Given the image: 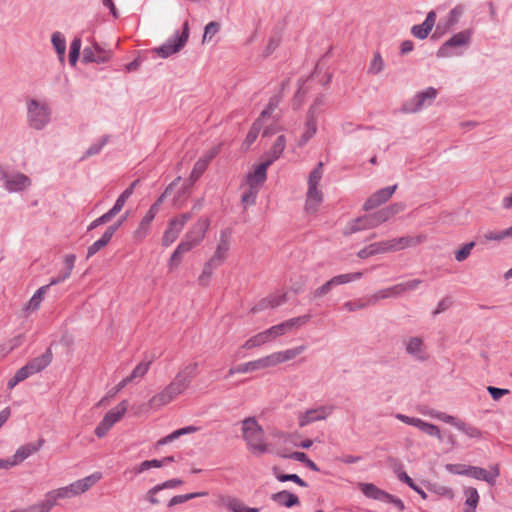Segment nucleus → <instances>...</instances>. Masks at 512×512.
<instances>
[{
	"label": "nucleus",
	"mask_w": 512,
	"mask_h": 512,
	"mask_svg": "<svg viewBox=\"0 0 512 512\" xmlns=\"http://www.w3.org/2000/svg\"><path fill=\"white\" fill-rule=\"evenodd\" d=\"M198 430L197 427L195 426H187V427H184V428H181V429H178V430H175L173 431L171 434L167 435L166 437L160 439L158 441V444L159 445H164V444H167L169 442H172L174 441L175 439L179 438L180 436L182 435H186V434H190V433H194Z\"/></svg>",
	"instance_id": "de8ad7c7"
},
{
	"label": "nucleus",
	"mask_w": 512,
	"mask_h": 512,
	"mask_svg": "<svg viewBox=\"0 0 512 512\" xmlns=\"http://www.w3.org/2000/svg\"><path fill=\"white\" fill-rule=\"evenodd\" d=\"M190 217L189 213H183L169 221L162 237L163 246L168 247L176 241Z\"/></svg>",
	"instance_id": "9d476101"
},
{
	"label": "nucleus",
	"mask_w": 512,
	"mask_h": 512,
	"mask_svg": "<svg viewBox=\"0 0 512 512\" xmlns=\"http://www.w3.org/2000/svg\"><path fill=\"white\" fill-rule=\"evenodd\" d=\"M464 493L466 496V505L470 507V509L465 510V512H474L479 502V494L477 490L473 487H469L465 489Z\"/></svg>",
	"instance_id": "bf43d9fd"
},
{
	"label": "nucleus",
	"mask_w": 512,
	"mask_h": 512,
	"mask_svg": "<svg viewBox=\"0 0 512 512\" xmlns=\"http://www.w3.org/2000/svg\"><path fill=\"white\" fill-rule=\"evenodd\" d=\"M210 226L208 218L198 219L185 234L181 243L186 244V247L191 250L198 246L205 238L206 232Z\"/></svg>",
	"instance_id": "0eeeda50"
},
{
	"label": "nucleus",
	"mask_w": 512,
	"mask_h": 512,
	"mask_svg": "<svg viewBox=\"0 0 512 512\" xmlns=\"http://www.w3.org/2000/svg\"><path fill=\"white\" fill-rule=\"evenodd\" d=\"M208 493L206 491H202V492H194V493H188V494H183V495H177V496H174L170 499L169 503H168V506L169 507H172V506H175V505H178V504H182V503H185L191 499H194V498H197V497H205L207 496Z\"/></svg>",
	"instance_id": "4d7b16f0"
},
{
	"label": "nucleus",
	"mask_w": 512,
	"mask_h": 512,
	"mask_svg": "<svg viewBox=\"0 0 512 512\" xmlns=\"http://www.w3.org/2000/svg\"><path fill=\"white\" fill-rule=\"evenodd\" d=\"M197 369V363H189L177 372L170 384L175 387L181 395L184 394L190 387L196 375Z\"/></svg>",
	"instance_id": "9b49d317"
},
{
	"label": "nucleus",
	"mask_w": 512,
	"mask_h": 512,
	"mask_svg": "<svg viewBox=\"0 0 512 512\" xmlns=\"http://www.w3.org/2000/svg\"><path fill=\"white\" fill-rule=\"evenodd\" d=\"M189 37V25L185 22L183 25V32L180 36H176L173 41H168L161 47L156 49V53L162 57L167 58L168 56L180 51L186 44Z\"/></svg>",
	"instance_id": "2eb2a0df"
},
{
	"label": "nucleus",
	"mask_w": 512,
	"mask_h": 512,
	"mask_svg": "<svg viewBox=\"0 0 512 512\" xmlns=\"http://www.w3.org/2000/svg\"><path fill=\"white\" fill-rule=\"evenodd\" d=\"M421 283L422 281L420 279H412L380 290L369 297V303L373 305L381 299L399 297L405 292L417 289Z\"/></svg>",
	"instance_id": "423d86ee"
},
{
	"label": "nucleus",
	"mask_w": 512,
	"mask_h": 512,
	"mask_svg": "<svg viewBox=\"0 0 512 512\" xmlns=\"http://www.w3.org/2000/svg\"><path fill=\"white\" fill-rule=\"evenodd\" d=\"M405 209V205L403 203H394L391 204L381 210H379V214H381L382 220L386 222L393 216L399 214Z\"/></svg>",
	"instance_id": "603ef678"
},
{
	"label": "nucleus",
	"mask_w": 512,
	"mask_h": 512,
	"mask_svg": "<svg viewBox=\"0 0 512 512\" xmlns=\"http://www.w3.org/2000/svg\"><path fill=\"white\" fill-rule=\"evenodd\" d=\"M397 185L388 186L373 193L365 202L364 210H372L386 203L394 194Z\"/></svg>",
	"instance_id": "4be33fe9"
},
{
	"label": "nucleus",
	"mask_w": 512,
	"mask_h": 512,
	"mask_svg": "<svg viewBox=\"0 0 512 512\" xmlns=\"http://www.w3.org/2000/svg\"><path fill=\"white\" fill-rule=\"evenodd\" d=\"M152 222L153 220L147 216L141 219L136 229L132 232V239L135 243H141L149 235Z\"/></svg>",
	"instance_id": "c9c22d12"
},
{
	"label": "nucleus",
	"mask_w": 512,
	"mask_h": 512,
	"mask_svg": "<svg viewBox=\"0 0 512 512\" xmlns=\"http://www.w3.org/2000/svg\"><path fill=\"white\" fill-rule=\"evenodd\" d=\"M109 58L110 54L103 51L98 46H94L93 48H86L84 50L83 59L87 62L104 63L108 61Z\"/></svg>",
	"instance_id": "4c0bfd02"
},
{
	"label": "nucleus",
	"mask_w": 512,
	"mask_h": 512,
	"mask_svg": "<svg viewBox=\"0 0 512 512\" xmlns=\"http://www.w3.org/2000/svg\"><path fill=\"white\" fill-rule=\"evenodd\" d=\"M240 188L242 190V195H241L242 204L245 207L254 205L260 190L254 186L248 185L244 181L242 182Z\"/></svg>",
	"instance_id": "a19ab883"
},
{
	"label": "nucleus",
	"mask_w": 512,
	"mask_h": 512,
	"mask_svg": "<svg viewBox=\"0 0 512 512\" xmlns=\"http://www.w3.org/2000/svg\"><path fill=\"white\" fill-rule=\"evenodd\" d=\"M406 352L418 359H425V346L420 337H410L405 341Z\"/></svg>",
	"instance_id": "473e14b6"
},
{
	"label": "nucleus",
	"mask_w": 512,
	"mask_h": 512,
	"mask_svg": "<svg viewBox=\"0 0 512 512\" xmlns=\"http://www.w3.org/2000/svg\"><path fill=\"white\" fill-rule=\"evenodd\" d=\"M232 243V231L230 229H225L220 232V236L215 248L213 255L210 260L212 263H216L217 265H222L227 257L228 252L231 248Z\"/></svg>",
	"instance_id": "f8f14e48"
},
{
	"label": "nucleus",
	"mask_w": 512,
	"mask_h": 512,
	"mask_svg": "<svg viewBox=\"0 0 512 512\" xmlns=\"http://www.w3.org/2000/svg\"><path fill=\"white\" fill-rule=\"evenodd\" d=\"M2 180L4 187L9 192H21L29 188L32 184L31 179L21 172H15L8 174L4 172L2 174Z\"/></svg>",
	"instance_id": "dca6fc26"
},
{
	"label": "nucleus",
	"mask_w": 512,
	"mask_h": 512,
	"mask_svg": "<svg viewBox=\"0 0 512 512\" xmlns=\"http://www.w3.org/2000/svg\"><path fill=\"white\" fill-rule=\"evenodd\" d=\"M27 123L34 130H43L51 120V108L47 102L30 98L26 101Z\"/></svg>",
	"instance_id": "20e7f679"
},
{
	"label": "nucleus",
	"mask_w": 512,
	"mask_h": 512,
	"mask_svg": "<svg viewBox=\"0 0 512 512\" xmlns=\"http://www.w3.org/2000/svg\"><path fill=\"white\" fill-rule=\"evenodd\" d=\"M218 266L219 265H217L216 263H212V261L209 259L208 262L205 264L201 275L199 276V283L201 285H206L213 273V270Z\"/></svg>",
	"instance_id": "0e129e2a"
},
{
	"label": "nucleus",
	"mask_w": 512,
	"mask_h": 512,
	"mask_svg": "<svg viewBox=\"0 0 512 512\" xmlns=\"http://www.w3.org/2000/svg\"><path fill=\"white\" fill-rule=\"evenodd\" d=\"M366 229H371V228H370V225H369L368 220L365 215V216L358 217V218L353 219L350 222H348L344 228L343 233L345 235H351V234H354L356 232L366 230Z\"/></svg>",
	"instance_id": "79ce46f5"
},
{
	"label": "nucleus",
	"mask_w": 512,
	"mask_h": 512,
	"mask_svg": "<svg viewBox=\"0 0 512 512\" xmlns=\"http://www.w3.org/2000/svg\"><path fill=\"white\" fill-rule=\"evenodd\" d=\"M470 38V30L461 31L455 34L439 48L437 51V57L446 58L452 56L450 49L452 47H461L467 45L470 41Z\"/></svg>",
	"instance_id": "6ab92c4d"
},
{
	"label": "nucleus",
	"mask_w": 512,
	"mask_h": 512,
	"mask_svg": "<svg viewBox=\"0 0 512 512\" xmlns=\"http://www.w3.org/2000/svg\"><path fill=\"white\" fill-rule=\"evenodd\" d=\"M505 238H510L509 228H507L505 230H501V231L489 230L483 234V239L485 241H498L499 242V241L504 240Z\"/></svg>",
	"instance_id": "052dcab7"
},
{
	"label": "nucleus",
	"mask_w": 512,
	"mask_h": 512,
	"mask_svg": "<svg viewBox=\"0 0 512 512\" xmlns=\"http://www.w3.org/2000/svg\"><path fill=\"white\" fill-rule=\"evenodd\" d=\"M75 261H76V256L74 254L65 255L63 258L64 270L62 272H60L56 277H53L50 280V282L48 284L49 287L53 286V285H57L61 282H64L65 280H67L72 274V271H73L74 265H75Z\"/></svg>",
	"instance_id": "c756f323"
},
{
	"label": "nucleus",
	"mask_w": 512,
	"mask_h": 512,
	"mask_svg": "<svg viewBox=\"0 0 512 512\" xmlns=\"http://www.w3.org/2000/svg\"><path fill=\"white\" fill-rule=\"evenodd\" d=\"M437 96V90L429 87L426 90L418 93L409 103L405 105V111L409 113H416L424 106L430 105Z\"/></svg>",
	"instance_id": "aec40b11"
},
{
	"label": "nucleus",
	"mask_w": 512,
	"mask_h": 512,
	"mask_svg": "<svg viewBox=\"0 0 512 512\" xmlns=\"http://www.w3.org/2000/svg\"><path fill=\"white\" fill-rule=\"evenodd\" d=\"M220 502L230 512H259V508L248 507L236 497L224 496L220 498Z\"/></svg>",
	"instance_id": "cd10ccee"
},
{
	"label": "nucleus",
	"mask_w": 512,
	"mask_h": 512,
	"mask_svg": "<svg viewBox=\"0 0 512 512\" xmlns=\"http://www.w3.org/2000/svg\"><path fill=\"white\" fill-rule=\"evenodd\" d=\"M216 154H217V150L212 149L196 161V163L194 164V167L191 171V174H190L191 181L194 182L201 177V175L205 172L209 163L215 157Z\"/></svg>",
	"instance_id": "bb28decb"
},
{
	"label": "nucleus",
	"mask_w": 512,
	"mask_h": 512,
	"mask_svg": "<svg viewBox=\"0 0 512 512\" xmlns=\"http://www.w3.org/2000/svg\"><path fill=\"white\" fill-rule=\"evenodd\" d=\"M189 251L190 250L186 247V244H182L180 242L169 259V268L171 270L177 268L182 260V256Z\"/></svg>",
	"instance_id": "8fccbe9b"
},
{
	"label": "nucleus",
	"mask_w": 512,
	"mask_h": 512,
	"mask_svg": "<svg viewBox=\"0 0 512 512\" xmlns=\"http://www.w3.org/2000/svg\"><path fill=\"white\" fill-rule=\"evenodd\" d=\"M271 499L276 504L287 508L300 504L298 496L286 490L272 494Z\"/></svg>",
	"instance_id": "72a5a7b5"
},
{
	"label": "nucleus",
	"mask_w": 512,
	"mask_h": 512,
	"mask_svg": "<svg viewBox=\"0 0 512 512\" xmlns=\"http://www.w3.org/2000/svg\"><path fill=\"white\" fill-rule=\"evenodd\" d=\"M47 505L45 504L44 500L37 502L33 505H30L26 508L20 509V510H13L10 512H49Z\"/></svg>",
	"instance_id": "774afa93"
},
{
	"label": "nucleus",
	"mask_w": 512,
	"mask_h": 512,
	"mask_svg": "<svg viewBox=\"0 0 512 512\" xmlns=\"http://www.w3.org/2000/svg\"><path fill=\"white\" fill-rule=\"evenodd\" d=\"M48 289L49 285H44L33 294L30 300L23 307V311L25 312L26 315H30L39 310Z\"/></svg>",
	"instance_id": "7c9ffc66"
},
{
	"label": "nucleus",
	"mask_w": 512,
	"mask_h": 512,
	"mask_svg": "<svg viewBox=\"0 0 512 512\" xmlns=\"http://www.w3.org/2000/svg\"><path fill=\"white\" fill-rule=\"evenodd\" d=\"M333 410V406L330 405H322L316 408L308 409L298 416L299 426L304 427L313 422L325 420L332 414Z\"/></svg>",
	"instance_id": "f3484780"
},
{
	"label": "nucleus",
	"mask_w": 512,
	"mask_h": 512,
	"mask_svg": "<svg viewBox=\"0 0 512 512\" xmlns=\"http://www.w3.org/2000/svg\"><path fill=\"white\" fill-rule=\"evenodd\" d=\"M387 253L385 241L370 244L358 252V257L364 259L376 254Z\"/></svg>",
	"instance_id": "a18cd8bd"
},
{
	"label": "nucleus",
	"mask_w": 512,
	"mask_h": 512,
	"mask_svg": "<svg viewBox=\"0 0 512 512\" xmlns=\"http://www.w3.org/2000/svg\"><path fill=\"white\" fill-rule=\"evenodd\" d=\"M499 467L493 466L490 471L481 467L469 466L468 475L478 480H483L491 485L495 483L496 478L499 476Z\"/></svg>",
	"instance_id": "a878e982"
},
{
	"label": "nucleus",
	"mask_w": 512,
	"mask_h": 512,
	"mask_svg": "<svg viewBox=\"0 0 512 512\" xmlns=\"http://www.w3.org/2000/svg\"><path fill=\"white\" fill-rule=\"evenodd\" d=\"M102 478L103 475L101 472H94L82 479L70 483L67 486L48 491L43 500L48 509L51 510L54 506L58 505L60 501L76 497L87 492Z\"/></svg>",
	"instance_id": "f257e3e1"
},
{
	"label": "nucleus",
	"mask_w": 512,
	"mask_h": 512,
	"mask_svg": "<svg viewBox=\"0 0 512 512\" xmlns=\"http://www.w3.org/2000/svg\"><path fill=\"white\" fill-rule=\"evenodd\" d=\"M180 181V178H177L173 183H171L165 190V192L157 199V201L149 208L145 216L150 217V219L154 220L156 214L158 213L160 206L164 199L171 195L177 182Z\"/></svg>",
	"instance_id": "c03bdc74"
},
{
	"label": "nucleus",
	"mask_w": 512,
	"mask_h": 512,
	"mask_svg": "<svg viewBox=\"0 0 512 512\" xmlns=\"http://www.w3.org/2000/svg\"><path fill=\"white\" fill-rule=\"evenodd\" d=\"M24 342V336L18 335L11 340H9L6 344L0 346V359L6 357L11 351L21 346Z\"/></svg>",
	"instance_id": "09e8293b"
},
{
	"label": "nucleus",
	"mask_w": 512,
	"mask_h": 512,
	"mask_svg": "<svg viewBox=\"0 0 512 512\" xmlns=\"http://www.w3.org/2000/svg\"><path fill=\"white\" fill-rule=\"evenodd\" d=\"M274 475L281 482L292 481L301 487L307 486L306 482H304L297 474H283L280 473L277 468H274Z\"/></svg>",
	"instance_id": "680f3d73"
},
{
	"label": "nucleus",
	"mask_w": 512,
	"mask_h": 512,
	"mask_svg": "<svg viewBox=\"0 0 512 512\" xmlns=\"http://www.w3.org/2000/svg\"><path fill=\"white\" fill-rule=\"evenodd\" d=\"M325 101L326 100L323 95L316 97L307 112V117L316 119L318 112L320 108L324 106Z\"/></svg>",
	"instance_id": "e2e57ef3"
},
{
	"label": "nucleus",
	"mask_w": 512,
	"mask_h": 512,
	"mask_svg": "<svg viewBox=\"0 0 512 512\" xmlns=\"http://www.w3.org/2000/svg\"><path fill=\"white\" fill-rule=\"evenodd\" d=\"M385 67L384 60L379 52L374 53L373 58L368 67V74L378 75Z\"/></svg>",
	"instance_id": "13d9d810"
},
{
	"label": "nucleus",
	"mask_w": 512,
	"mask_h": 512,
	"mask_svg": "<svg viewBox=\"0 0 512 512\" xmlns=\"http://www.w3.org/2000/svg\"><path fill=\"white\" fill-rule=\"evenodd\" d=\"M474 246H475L474 242H469V243L465 244L464 246H462L460 249H458L455 252V259L458 262H462V261L466 260L469 257Z\"/></svg>",
	"instance_id": "338daca9"
},
{
	"label": "nucleus",
	"mask_w": 512,
	"mask_h": 512,
	"mask_svg": "<svg viewBox=\"0 0 512 512\" xmlns=\"http://www.w3.org/2000/svg\"><path fill=\"white\" fill-rule=\"evenodd\" d=\"M173 401L174 400L167 392V390L163 388L161 391L157 392L150 398L148 405L153 410H159L172 403Z\"/></svg>",
	"instance_id": "f704fd0d"
},
{
	"label": "nucleus",
	"mask_w": 512,
	"mask_h": 512,
	"mask_svg": "<svg viewBox=\"0 0 512 512\" xmlns=\"http://www.w3.org/2000/svg\"><path fill=\"white\" fill-rule=\"evenodd\" d=\"M277 108V102L276 101H270L267 107L262 111L260 117L256 120V122L253 124L251 129L249 130L243 145L246 149H248L254 141L257 139L259 132L261 130L262 125L266 123V120L273 114V112Z\"/></svg>",
	"instance_id": "ddd939ff"
},
{
	"label": "nucleus",
	"mask_w": 512,
	"mask_h": 512,
	"mask_svg": "<svg viewBox=\"0 0 512 512\" xmlns=\"http://www.w3.org/2000/svg\"><path fill=\"white\" fill-rule=\"evenodd\" d=\"M52 361V352L50 349L46 350L44 354L38 356L27 363L30 371L36 374L45 369Z\"/></svg>",
	"instance_id": "e433bc0d"
},
{
	"label": "nucleus",
	"mask_w": 512,
	"mask_h": 512,
	"mask_svg": "<svg viewBox=\"0 0 512 512\" xmlns=\"http://www.w3.org/2000/svg\"><path fill=\"white\" fill-rule=\"evenodd\" d=\"M426 240H427V235L418 234V235H414V236H404V237H400V238L386 240L385 245H386L387 252H394V251H399V250H403L406 248L419 246V245L423 244L424 242H426Z\"/></svg>",
	"instance_id": "4468645a"
},
{
	"label": "nucleus",
	"mask_w": 512,
	"mask_h": 512,
	"mask_svg": "<svg viewBox=\"0 0 512 512\" xmlns=\"http://www.w3.org/2000/svg\"><path fill=\"white\" fill-rule=\"evenodd\" d=\"M175 459L173 456H167L162 459H152V460H145L140 462L134 467V473L135 474H142L152 468H161L171 462H174Z\"/></svg>",
	"instance_id": "2f4dec72"
},
{
	"label": "nucleus",
	"mask_w": 512,
	"mask_h": 512,
	"mask_svg": "<svg viewBox=\"0 0 512 512\" xmlns=\"http://www.w3.org/2000/svg\"><path fill=\"white\" fill-rule=\"evenodd\" d=\"M309 320L308 315L300 316L291 318L289 320H286L280 324L274 325L266 330L265 333L269 339V341H274L280 336L285 335L286 333L290 332L294 328H299L303 325H305Z\"/></svg>",
	"instance_id": "1a4fd4ad"
},
{
	"label": "nucleus",
	"mask_w": 512,
	"mask_h": 512,
	"mask_svg": "<svg viewBox=\"0 0 512 512\" xmlns=\"http://www.w3.org/2000/svg\"><path fill=\"white\" fill-rule=\"evenodd\" d=\"M322 176L323 163L319 162L309 173L307 180L305 211L309 214L316 213L323 202L324 194L320 185Z\"/></svg>",
	"instance_id": "7ed1b4c3"
},
{
	"label": "nucleus",
	"mask_w": 512,
	"mask_h": 512,
	"mask_svg": "<svg viewBox=\"0 0 512 512\" xmlns=\"http://www.w3.org/2000/svg\"><path fill=\"white\" fill-rule=\"evenodd\" d=\"M358 487L367 498H371L374 500H378L383 491L382 489L378 488L376 485L372 483H359Z\"/></svg>",
	"instance_id": "864d4df0"
},
{
	"label": "nucleus",
	"mask_w": 512,
	"mask_h": 512,
	"mask_svg": "<svg viewBox=\"0 0 512 512\" xmlns=\"http://www.w3.org/2000/svg\"><path fill=\"white\" fill-rule=\"evenodd\" d=\"M430 416L437 418L440 421H443L445 423H448L455 428H457L459 431L463 432L467 437L469 438H476L479 439L482 437V432L475 426L469 425L465 423L464 421L452 416L448 415L444 412H431L429 413Z\"/></svg>",
	"instance_id": "6e6552de"
},
{
	"label": "nucleus",
	"mask_w": 512,
	"mask_h": 512,
	"mask_svg": "<svg viewBox=\"0 0 512 512\" xmlns=\"http://www.w3.org/2000/svg\"><path fill=\"white\" fill-rule=\"evenodd\" d=\"M51 41L57 54L59 55L60 61L63 62L66 50V40L64 36L60 32H55L52 35Z\"/></svg>",
	"instance_id": "3c124183"
},
{
	"label": "nucleus",
	"mask_w": 512,
	"mask_h": 512,
	"mask_svg": "<svg viewBox=\"0 0 512 512\" xmlns=\"http://www.w3.org/2000/svg\"><path fill=\"white\" fill-rule=\"evenodd\" d=\"M378 501L391 503L400 511L404 510L405 508L404 503L401 499L394 497L393 495L387 493L384 490L382 491L380 498H378Z\"/></svg>",
	"instance_id": "69168bd1"
},
{
	"label": "nucleus",
	"mask_w": 512,
	"mask_h": 512,
	"mask_svg": "<svg viewBox=\"0 0 512 512\" xmlns=\"http://www.w3.org/2000/svg\"><path fill=\"white\" fill-rule=\"evenodd\" d=\"M363 276L362 272H354L337 275L331 278V283H333L334 287L342 284H347L356 280H359Z\"/></svg>",
	"instance_id": "6e6d98bb"
},
{
	"label": "nucleus",
	"mask_w": 512,
	"mask_h": 512,
	"mask_svg": "<svg viewBox=\"0 0 512 512\" xmlns=\"http://www.w3.org/2000/svg\"><path fill=\"white\" fill-rule=\"evenodd\" d=\"M269 339L265 333V331L259 332L254 336L250 337L248 340L244 342L242 348L245 350H252L254 348L260 347L269 343Z\"/></svg>",
	"instance_id": "49530a36"
},
{
	"label": "nucleus",
	"mask_w": 512,
	"mask_h": 512,
	"mask_svg": "<svg viewBox=\"0 0 512 512\" xmlns=\"http://www.w3.org/2000/svg\"><path fill=\"white\" fill-rule=\"evenodd\" d=\"M396 418L405 424L418 428L431 437L437 438L439 441H442L443 439L440 429L434 424L425 422L420 418L410 417L404 414H396Z\"/></svg>",
	"instance_id": "a211bd4d"
},
{
	"label": "nucleus",
	"mask_w": 512,
	"mask_h": 512,
	"mask_svg": "<svg viewBox=\"0 0 512 512\" xmlns=\"http://www.w3.org/2000/svg\"><path fill=\"white\" fill-rule=\"evenodd\" d=\"M136 184L137 181L133 182L126 190H124L122 194L117 198L114 206L107 211L112 216V218L115 217L123 209L125 203L133 194Z\"/></svg>",
	"instance_id": "58836bf2"
},
{
	"label": "nucleus",
	"mask_w": 512,
	"mask_h": 512,
	"mask_svg": "<svg viewBox=\"0 0 512 512\" xmlns=\"http://www.w3.org/2000/svg\"><path fill=\"white\" fill-rule=\"evenodd\" d=\"M150 368V362L149 361H142L140 362L138 365H136V367L132 370V372L130 373V375H128L127 377L123 378L116 386H115V393H118L119 391H121L126 385H128L129 383H131L132 381L136 380V379H141L143 378L148 370Z\"/></svg>",
	"instance_id": "b1692460"
},
{
	"label": "nucleus",
	"mask_w": 512,
	"mask_h": 512,
	"mask_svg": "<svg viewBox=\"0 0 512 512\" xmlns=\"http://www.w3.org/2000/svg\"><path fill=\"white\" fill-rule=\"evenodd\" d=\"M317 132V123L316 119L313 118H306L305 128L300 136L299 140L297 141V145L299 147H303Z\"/></svg>",
	"instance_id": "37998d69"
},
{
	"label": "nucleus",
	"mask_w": 512,
	"mask_h": 512,
	"mask_svg": "<svg viewBox=\"0 0 512 512\" xmlns=\"http://www.w3.org/2000/svg\"><path fill=\"white\" fill-rule=\"evenodd\" d=\"M247 364L250 373L272 367L269 355L249 361Z\"/></svg>",
	"instance_id": "5fc2aeb1"
},
{
	"label": "nucleus",
	"mask_w": 512,
	"mask_h": 512,
	"mask_svg": "<svg viewBox=\"0 0 512 512\" xmlns=\"http://www.w3.org/2000/svg\"><path fill=\"white\" fill-rule=\"evenodd\" d=\"M269 162H262L259 164L253 165L250 172L247 173L244 182L248 185L254 186L257 189H261L262 185L266 181L267 178V169L269 167Z\"/></svg>",
	"instance_id": "412c9836"
},
{
	"label": "nucleus",
	"mask_w": 512,
	"mask_h": 512,
	"mask_svg": "<svg viewBox=\"0 0 512 512\" xmlns=\"http://www.w3.org/2000/svg\"><path fill=\"white\" fill-rule=\"evenodd\" d=\"M285 147L286 137L284 135L278 136L274 144L272 145L271 149L267 153L265 162H269V165H271L275 160H277L281 156Z\"/></svg>",
	"instance_id": "ea45409f"
},
{
	"label": "nucleus",
	"mask_w": 512,
	"mask_h": 512,
	"mask_svg": "<svg viewBox=\"0 0 512 512\" xmlns=\"http://www.w3.org/2000/svg\"><path fill=\"white\" fill-rule=\"evenodd\" d=\"M241 432L248 451L253 455L262 456L272 451L270 445L265 440L263 428L255 418H245L241 422Z\"/></svg>",
	"instance_id": "f03ea898"
},
{
	"label": "nucleus",
	"mask_w": 512,
	"mask_h": 512,
	"mask_svg": "<svg viewBox=\"0 0 512 512\" xmlns=\"http://www.w3.org/2000/svg\"><path fill=\"white\" fill-rule=\"evenodd\" d=\"M306 347L300 345L283 351H276L269 354L272 367L291 361L305 351Z\"/></svg>",
	"instance_id": "5701e85b"
},
{
	"label": "nucleus",
	"mask_w": 512,
	"mask_h": 512,
	"mask_svg": "<svg viewBox=\"0 0 512 512\" xmlns=\"http://www.w3.org/2000/svg\"><path fill=\"white\" fill-rule=\"evenodd\" d=\"M43 444H44V440L39 439L36 442L27 443L25 445L20 446L16 450L15 454L12 456L14 459V463H16V465H19L24 460H26L28 457H30L34 453L38 452L41 449V447L43 446Z\"/></svg>",
	"instance_id": "393cba45"
},
{
	"label": "nucleus",
	"mask_w": 512,
	"mask_h": 512,
	"mask_svg": "<svg viewBox=\"0 0 512 512\" xmlns=\"http://www.w3.org/2000/svg\"><path fill=\"white\" fill-rule=\"evenodd\" d=\"M129 407V402L127 400H122L115 407L110 409L102 418V420L98 423L94 430V434L99 438H104L111 428L121 421L125 416Z\"/></svg>",
	"instance_id": "39448f33"
},
{
	"label": "nucleus",
	"mask_w": 512,
	"mask_h": 512,
	"mask_svg": "<svg viewBox=\"0 0 512 512\" xmlns=\"http://www.w3.org/2000/svg\"><path fill=\"white\" fill-rule=\"evenodd\" d=\"M436 23V13L434 11H430L427 14L425 21L422 24L414 25L412 27V34L418 39H425L428 34L433 29Z\"/></svg>",
	"instance_id": "c85d7f7f"
}]
</instances>
